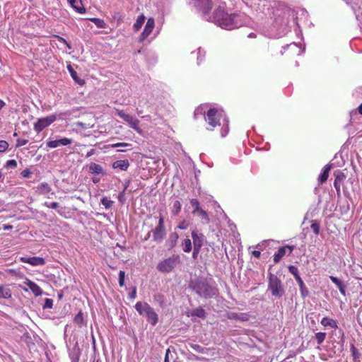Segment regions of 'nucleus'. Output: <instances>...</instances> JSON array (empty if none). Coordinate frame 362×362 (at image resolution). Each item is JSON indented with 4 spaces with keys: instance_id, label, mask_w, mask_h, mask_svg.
<instances>
[{
    "instance_id": "obj_1",
    "label": "nucleus",
    "mask_w": 362,
    "mask_h": 362,
    "mask_svg": "<svg viewBox=\"0 0 362 362\" xmlns=\"http://www.w3.org/2000/svg\"><path fill=\"white\" fill-rule=\"evenodd\" d=\"M180 256L177 255H174L158 262L156 268L161 273H170L176 267L178 264H180Z\"/></svg>"
},
{
    "instance_id": "obj_2",
    "label": "nucleus",
    "mask_w": 362,
    "mask_h": 362,
    "mask_svg": "<svg viewBox=\"0 0 362 362\" xmlns=\"http://www.w3.org/2000/svg\"><path fill=\"white\" fill-rule=\"evenodd\" d=\"M268 279H269V284H268V288L271 291L272 296H282L285 291L284 289L281 281L280 279L272 274L269 273L268 274Z\"/></svg>"
},
{
    "instance_id": "obj_3",
    "label": "nucleus",
    "mask_w": 362,
    "mask_h": 362,
    "mask_svg": "<svg viewBox=\"0 0 362 362\" xmlns=\"http://www.w3.org/2000/svg\"><path fill=\"white\" fill-rule=\"evenodd\" d=\"M242 24L241 15L238 13H227L223 21H221V27L227 30H232L241 26Z\"/></svg>"
},
{
    "instance_id": "obj_4",
    "label": "nucleus",
    "mask_w": 362,
    "mask_h": 362,
    "mask_svg": "<svg viewBox=\"0 0 362 362\" xmlns=\"http://www.w3.org/2000/svg\"><path fill=\"white\" fill-rule=\"evenodd\" d=\"M158 223L157 226L151 230L153 240L156 243H161L165 237L166 230L165 227L164 217L160 214L158 217Z\"/></svg>"
},
{
    "instance_id": "obj_5",
    "label": "nucleus",
    "mask_w": 362,
    "mask_h": 362,
    "mask_svg": "<svg viewBox=\"0 0 362 362\" xmlns=\"http://www.w3.org/2000/svg\"><path fill=\"white\" fill-rule=\"evenodd\" d=\"M204 119L208 124L206 129L209 131H213L215 127L221 125L218 110L216 108H210L206 112Z\"/></svg>"
},
{
    "instance_id": "obj_6",
    "label": "nucleus",
    "mask_w": 362,
    "mask_h": 362,
    "mask_svg": "<svg viewBox=\"0 0 362 362\" xmlns=\"http://www.w3.org/2000/svg\"><path fill=\"white\" fill-rule=\"evenodd\" d=\"M117 115L124 119L131 128L134 129L138 134H142L143 131L139 127V120L137 118L134 117L133 116L125 113L123 110H117Z\"/></svg>"
},
{
    "instance_id": "obj_7",
    "label": "nucleus",
    "mask_w": 362,
    "mask_h": 362,
    "mask_svg": "<svg viewBox=\"0 0 362 362\" xmlns=\"http://www.w3.org/2000/svg\"><path fill=\"white\" fill-rule=\"evenodd\" d=\"M57 119V117L54 115H49L46 117L38 119L37 121L34 124V129L37 133L42 131L45 128L49 126Z\"/></svg>"
},
{
    "instance_id": "obj_8",
    "label": "nucleus",
    "mask_w": 362,
    "mask_h": 362,
    "mask_svg": "<svg viewBox=\"0 0 362 362\" xmlns=\"http://www.w3.org/2000/svg\"><path fill=\"white\" fill-rule=\"evenodd\" d=\"M295 247L293 245H285L280 247L274 255L273 261L275 264L279 263L286 255H291Z\"/></svg>"
},
{
    "instance_id": "obj_9",
    "label": "nucleus",
    "mask_w": 362,
    "mask_h": 362,
    "mask_svg": "<svg viewBox=\"0 0 362 362\" xmlns=\"http://www.w3.org/2000/svg\"><path fill=\"white\" fill-rule=\"evenodd\" d=\"M194 6L202 11L204 14H208L212 7L213 2L211 0H192Z\"/></svg>"
},
{
    "instance_id": "obj_10",
    "label": "nucleus",
    "mask_w": 362,
    "mask_h": 362,
    "mask_svg": "<svg viewBox=\"0 0 362 362\" xmlns=\"http://www.w3.org/2000/svg\"><path fill=\"white\" fill-rule=\"evenodd\" d=\"M154 26V19L153 18H149L146 22L144 31L141 33L140 35L141 42L145 40L149 36V35L152 33Z\"/></svg>"
},
{
    "instance_id": "obj_11",
    "label": "nucleus",
    "mask_w": 362,
    "mask_h": 362,
    "mask_svg": "<svg viewBox=\"0 0 362 362\" xmlns=\"http://www.w3.org/2000/svg\"><path fill=\"white\" fill-rule=\"evenodd\" d=\"M20 261L23 263H28L33 266L44 265L45 261L42 257H21Z\"/></svg>"
},
{
    "instance_id": "obj_12",
    "label": "nucleus",
    "mask_w": 362,
    "mask_h": 362,
    "mask_svg": "<svg viewBox=\"0 0 362 362\" xmlns=\"http://www.w3.org/2000/svg\"><path fill=\"white\" fill-rule=\"evenodd\" d=\"M226 14L227 13L223 8L218 6L217 8H216L213 15V18L216 23L221 26V21H223Z\"/></svg>"
},
{
    "instance_id": "obj_13",
    "label": "nucleus",
    "mask_w": 362,
    "mask_h": 362,
    "mask_svg": "<svg viewBox=\"0 0 362 362\" xmlns=\"http://www.w3.org/2000/svg\"><path fill=\"white\" fill-rule=\"evenodd\" d=\"M72 143L71 139L69 138H63L58 140L49 141L47 142V146L49 148H57L62 146H67Z\"/></svg>"
},
{
    "instance_id": "obj_14",
    "label": "nucleus",
    "mask_w": 362,
    "mask_h": 362,
    "mask_svg": "<svg viewBox=\"0 0 362 362\" xmlns=\"http://www.w3.org/2000/svg\"><path fill=\"white\" fill-rule=\"evenodd\" d=\"M148 312L146 313V317L147 321L151 323L152 325H156L158 321V317L156 313L154 311L153 308L150 306L148 309Z\"/></svg>"
},
{
    "instance_id": "obj_15",
    "label": "nucleus",
    "mask_w": 362,
    "mask_h": 362,
    "mask_svg": "<svg viewBox=\"0 0 362 362\" xmlns=\"http://www.w3.org/2000/svg\"><path fill=\"white\" fill-rule=\"evenodd\" d=\"M70 6L78 13H84L86 8L81 0H67Z\"/></svg>"
},
{
    "instance_id": "obj_16",
    "label": "nucleus",
    "mask_w": 362,
    "mask_h": 362,
    "mask_svg": "<svg viewBox=\"0 0 362 362\" xmlns=\"http://www.w3.org/2000/svg\"><path fill=\"white\" fill-rule=\"evenodd\" d=\"M25 283L29 287V288L31 290V291L34 293V295L35 296H39L42 294V290L35 282L27 279Z\"/></svg>"
},
{
    "instance_id": "obj_17",
    "label": "nucleus",
    "mask_w": 362,
    "mask_h": 362,
    "mask_svg": "<svg viewBox=\"0 0 362 362\" xmlns=\"http://www.w3.org/2000/svg\"><path fill=\"white\" fill-rule=\"evenodd\" d=\"M203 237L204 235L202 234L199 235L196 231L192 232V238L193 240L194 247L202 248L204 241Z\"/></svg>"
},
{
    "instance_id": "obj_18",
    "label": "nucleus",
    "mask_w": 362,
    "mask_h": 362,
    "mask_svg": "<svg viewBox=\"0 0 362 362\" xmlns=\"http://www.w3.org/2000/svg\"><path fill=\"white\" fill-rule=\"evenodd\" d=\"M11 296L12 292L9 285H0V298L8 299Z\"/></svg>"
},
{
    "instance_id": "obj_19",
    "label": "nucleus",
    "mask_w": 362,
    "mask_h": 362,
    "mask_svg": "<svg viewBox=\"0 0 362 362\" xmlns=\"http://www.w3.org/2000/svg\"><path fill=\"white\" fill-rule=\"evenodd\" d=\"M66 67L69 72L70 73L71 76L76 83H77L80 86H83L85 84V81L83 79L80 78L78 76L76 71L74 69L71 64H68Z\"/></svg>"
},
{
    "instance_id": "obj_20",
    "label": "nucleus",
    "mask_w": 362,
    "mask_h": 362,
    "mask_svg": "<svg viewBox=\"0 0 362 362\" xmlns=\"http://www.w3.org/2000/svg\"><path fill=\"white\" fill-rule=\"evenodd\" d=\"M129 166L128 160H119L112 163L113 168H118L121 170H127Z\"/></svg>"
},
{
    "instance_id": "obj_21",
    "label": "nucleus",
    "mask_w": 362,
    "mask_h": 362,
    "mask_svg": "<svg viewBox=\"0 0 362 362\" xmlns=\"http://www.w3.org/2000/svg\"><path fill=\"white\" fill-rule=\"evenodd\" d=\"M150 305L147 303L137 302L135 305V309L140 315H146Z\"/></svg>"
},
{
    "instance_id": "obj_22",
    "label": "nucleus",
    "mask_w": 362,
    "mask_h": 362,
    "mask_svg": "<svg viewBox=\"0 0 362 362\" xmlns=\"http://www.w3.org/2000/svg\"><path fill=\"white\" fill-rule=\"evenodd\" d=\"M320 324L324 327H330L334 329L338 327L337 321L327 317H323L321 320Z\"/></svg>"
},
{
    "instance_id": "obj_23",
    "label": "nucleus",
    "mask_w": 362,
    "mask_h": 362,
    "mask_svg": "<svg viewBox=\"0 0 362 362\" xmlns=\"http://www.w3.org/2000/svg\"><path fill=\"white\" fill-rule=\"evenodd\" d=\"M329 279L332 281V283H334L337 286L340 293L343 296H345L346 291H345V286H344V283L341 280H339L338 278L333 276H330Z\"/></svg>"
},
{
    "instance_id": "obj_24",
    "label": "nucleus",
    "mask_w": 362,
    "mask_h": 362,
    "mask_svg": "<svg viewBox=\"0 0 362 362\" xmlns=\"http://www.w3.org/2000/svg\"><path fill=\"white\" fill-rule=\"evenodd\" d=\"M344 178V175L343 173L339 172L337 174H335V180L334 182V187L336 189V191L338 194H340V185L343 179Z\"/></svg>"
},
{
    "instance_id": "obj_25",
    "label": "nucleus",
    "mask_w": 362,
    "mask_h": 362,
    "mask_svg": "<svg viewBox=\"0 0 362 362\" xmlns=\"http://www.w3.org/2000/svg\"><path fill=\"white\" fill-rule=\"evenodd\" d=\"M331 169V166L329 165H326L323 168L322 173L318 177V181L320 183L322 184L325 182L329 177V173Z\"/></svg>"
},
{
    "instance_id": "obj_26",
    "label": "nucleus",
    "mask_w": 362,
    "mask_h": 362,
    "mask_svg": "<svg viewBox=\"0 0 362 362\" xmlns=\"http://www.w3.org/2000/svg\"><path fill=\"white\" fill-rule=\"evenodd\" d=\"M89 172L92 174L99 175L103 173V169L100 165L95 163H90L89 164Z\"/></svg>"
},
{
    "instance_id": "obj_27",
    "label": "nucleus",
    "mask_w": 362,
    "mask_h": 362,
    "mask_svg": "<svg viewBox=\"0 0 362 362\" xmlns=\"http://www.w3.org/2000/svg\"><path fill=\"white\" fill-rule=\"evenodd\" d=\"M296 280L298 282V286L300 287V291L301 296L303 298H305L306 296H308L309 292H308V290L306 288L303 281L302 280L301 277H298Z\"/></svg>"
},
{
    "instance_id": "obj_28",
    "label": "nucleus",
    "mask_w": 362,
    "mask_h": 362,
    "mask_svg": "<svg viewBox=\"0 0 362 362\" xmlns=\"http://www.w3.org/2000/svg\"><path fill=\"white\" fill-rule=\"evenodd\" d=\"M37 188V191L39 192V193L42 194H47L52 189L50 186L46 182L40 184Z\"/></svg>"
},
{
    "instance_id": "obj_29",
    "label": "nucleus",
    "mask_w": 362,
    "mask_h": 362,
    "mask_svg": "<svg viewBox=\"0 0 362 362\" xmlns=\"http://www.w3.org/2000/svg\"><path fill=\"white\" fill-rule=\"evenodd\" d=\"M191 316H195L200 318H205L206 317V313L205 310L201 308H197L194 309L191 313Z\"/></svg>"
},
{
    "instance_id": "obj_30",
    "label": "nucleus",
    "mask_w": 362,
    "mask_h": 362,
    "mask_svg": "<svg viewBox=\"0 0 362 362\" xmlns=\"http://www.w3.org/2000/svg\"><path fill=\"white\" fill-rule=\"evenodd\" d=\"M190 347L194 350L197 352L202 353V354H209V351H210V349L203 347L199 344H191Z\"/></svg>"
},
{
    "instance_id": "obj_31",
    "label": "nucleus",
    "mask_w": 362,
    "mask_h": 362,
    "mask_svg": "<svg viewBox=\"0 0 362 362\" xmlns=\"http://www.w3.org/2000/svg\"><path fill=\"white\" fill-rule=\"evenodd\" d=\"M154 300L160 306L164 307L165 305V298L161 293H156L153 296Z\"/></svg>"
},
{
    "instance_id": "obj_32",
    "label": "nucleus",
    "mask_w": 362,
    "mask_h": 362,
    "mask_svg": "<svg viewBox=\"0 0 362 362\" xmlns=\"http://www.w3.org/2000/svg\"><path fill=\"white\" fill-rule=\"evenodd\" d=\"M182 250L185 252H189L192 250V242L191 240L189 238H185L182 243Z\"/></svg>"
},
{
    "instance_id": "obj_33",
    "label": "nucleus",
    "mask_w": 362,
    "mask_h": 362,
    "mask_svg": "<svg viewBox=\"0 0 362 362\" xmlns=\"http://www.w3.org/2000/svg\"><path fill=\"white\" fill-rule=\"evenodd\" d=\"M144 21L145 16L143 14L137 18L135 23L134 24V28L136 31H138L141 28L144 23Z\"/></svg>"
},
{
    "instance_id": "obj_34",
    "label": "nucleus",
    "mask_w": 362,
    "mask_h": 362,
    "mask_svg": "<svg viewBox=\"0 0 362 362\" xmlns=\"http://www.w3.org/2000/svg\"><path fill=\"white\" fill-rule=\"evenodd\" d=\"M90 21H92L99 28H105L106 27V23L103 19L92 18H90Z\"/></svg>"
},
{
    "instance_id": "obj_35",
    "label": "nucleus",
    "mask_w": 362,
    "mask_h": 362,
    "mask_svg": "<svg viewBox=\"0 0 362 362\" xmlns=\"http://www.w3.org/2000/svg\"><path fill=\"white\" fill-rule=\"evenodd\" d=\"M326 333L325 332H317L315 335V338L317 341V343L318 345H320L322 344V342L325 341L326 338Z\"/></svg>"
},
{
    "instance_id": "obj_36",
    "label": "nucleus",
    "mask_w": 362,
    "mask_h": 362,
    "mask_svg": "<svg viewBox=\"0 0 362 362\" xmlns=\"http://www.w3.org/2000/svg\"><path fill=\"white\" fill-rule=\"evenodd\" d=\"M195 214L200 216L202 219L206 221L207 222L209 221V217L207 212L202 208L197 210Z\"/></svg>"
},
{
    "instance_id": "obj_37",
    "label": "nucleus",
    "mask_w": 362,
    "mask_h": 362,
    "mask_svg": "<svg viewBox=\"0 0 362 362\" xmlns=\"http://www.w3.org/2000/svg\"><path fill=\"white\" fill-rule=\"evenodd\" d=\"M179 238V235L177 233H173L170 235L169 241L170 242V247H175L177 240Z\"/></svg>"
},
{
    "instance_id": "obj_38",
    "label": "nucleus",
    "mask_w": 362,
    "mask_h": 362,
    "mask_svg": "<svg viewBox=\"0 0 362 362\" xmlns=\"http://www.w3.org/2000/svg\"><path fill=\"white\" fill-rule=\"evenodd\" d=\"M190 204L193 207L192 214H196V211L201 208L199 202L197 199H192L190 200Z\"/></svg>"
},
{
    "instance_id": "obj_39",
    "label": "nucleus",
    "mask_w": 362,
    "mask_h": 362,
    "mask_svg": "<svg viewBox=\"0 0 362 362\" xmlns=\"http://www.w3.org/2000/svg\"><path fill=\"white\" fill-rule=\"evenodd\" d=\"M74 322L78 325H81L83 323V314L80 311L74 317Z\"/></svg>"
},
{
    "instance_id": "obj_40",
    "label": "nucleus",
    "mask_w": 362,
    "mask_h": 362,
    "mask_svg": "<svg viewBox=\"0 0 362 362\" xmlns=\"http://www.w3.org/2000/svg\"><path fill=\"white\" fill-rule=\"evenodd\" d=\"M310 228L315 235H318L320 233V224L317 221H313L310 225Z\"/></svg>"
},
{
    "instance_id": "obj_41",
    "label": "nucleus",
    "mask_w": 362,
    "mask_h": 362,
    "mask_svg": "<svg viewBox=\"0 0 362 362\" xmlns=\"http://www.w3.org/2000/svg\"><path fill=\"white\" fill-rule=\"evenodd\" d=\"M181 204L179 201H175L173 204V213L175 214V215H177L180 210H181Z\"/></svg>"
},
{
    "instance_id": "obj_42",
    "label": "nucleus",
    "mask_w": 362,
    "mask_h": 362,
    "mask_svg": "<svg viewBox=\"0 0 362 362\" xmlns=\"http://www.w3.org/2000/svg\"><path fill=\"white\" fill-rule=\"evenodd\" d=\"M289 272L293 274L296 279L298 277H300L298 274V269L296 266L290 265L288 267Z\"/></svg>"
},
{
    "instance_id": "obj_43",
    "label": "nucleus",
    "mask_w": 362,
    "mask_h": 362,
    "mask_svg": "<svg viewBox=\"0 0 362 362\" xmlns=\"http://www.w3.org/2000/svg\"><path fill=\"white\" fill-rule=\"evenodd\" d=\"M101 204L106 208L110 209L113 204V202L108 199L107 197H103L101 199Z\"/></svg>"
},
{
    "instance_id": "obj_44",
    "label": "nucleus",
    "mask_w": 362,
    "mask_h": 362,
    "mask_svg": "<svg viewBox=\"0 0 362 362\" xmlns=\"http://www.w3.org/2000/svg\"><path fill=\"white\" fill-rule=\"evenodd\" d=\"M124 277L125 272L121 270L119 273V284L121 287L124 286Z\"/></svg>"
},
{
    "instance_id": "obj_45",
    "label": "nucleus",
    "mask_w": 362,
    "mask_h": 362,
    "mask_svg": "<svg viewBox=\"0 0 362 362\" xmlns=\"http://www.w3.org/2000/svg\"><path fill=\"white\" fill-rule=\"evenodd\" d=\"M8 147V144L4 140L0 141V153L5 152Z\"/></svg>"
},
{
    "instance_id": "obj_46",
    "label": "nucleus",
    "mask_w": 362,
    "mask_h": 362,
    "mask_svg": "<svg viewBox=\"0 0 362 362\" xmlns=\"http://www.w3.org/2000/svg\"><path fill=\"white\" fill-rule=\"evenodd\" d=\"M53 306V300L50 298H45L43 308H52Z\"/></svg>"
},
{
    "instance_id": "obj_47",
    "label": "nucleus",
    "mask_w": 362,
    "mask_h": 362,
    "mask_svg": "<svg viewBox=\"0 0 362 362\" xmlns=\"http://www.w3.org/2000/svg\"><path fill=\"white\" fill-rule=\"evenodd\" d=\"M6 168H15L17 167V162L16 160H9L6 163Z\"/></svg>"
},
{
    "instance_id": "obj_48",
    "label": "nucleus",
    "mask_w": 362,
    "mask_h": 362,
    "mask_svg": "<svg viewBox=\"0 0 362 362\" xmlns=\"http://www.w3.org/2000/svg\"><path fill=\"white\" fill-rule=\"evenodd\" d=\"M131 146L132 145L130 144H128V143L119 142V143H116V144H112L111 147L117 148V147H119V146L127 147V146Z\"/></svg>"
},
{
    "instance_id": "obj_49",
    "label": "nucleus",
    "mask_w": 362,
    "mask_h": 362,
    "mask_svg": "<svg viewBox=\"0 0 362 362\" xmlns=\"http://www.w3.org/2000/svg\"><path fill=\"white\" fill-rule=\"evenodd\" d=\"M28 142V141L27 139H17V141H16V147H20V146H24V145H25Z\"/></svg>"
},
{
    "instance_id": "obj_50",
    "label": "nucleus",
    "mask_w": 362,
    "mask_h": 362,
    "mask_svg": "<svg viewBox=\"0 0 362 362\" xmlns=\"http://www.w3.org/2000/svg\"><path fill=\"white\" fill-rule=\"evenodd\" d=\"M228 131H229L228 122L227 121L225 127L222 128V129H221V136H226L228 134Z\"/></svg>"
},
{
    "instance_id": "obj_51",
    "label": "nucleus",
    "mask_w": 362,
    "mask_h": 362,
    "mask_svg": "<svg viewBox=\"0 0 362 362\" xmlns=\"http://www.w3.org/2000/svg\"><path fill=\"white\" fill-rule=\"evenodd\" d=\"M31 174H32V173H31V171L28 168H25V170H23L21 172V175L23 177H30Z\"/></svg>"
},
{
    "instance_id": "obj_52",
    "label": "nucleus",
    "mask_w": 362,
    "mask_h": 362,
    "mask_svg": "<svg viewBox=\"0 0 362 362\" xmlns=\"http://www.w3.org/2000/svg\"><path fill=\"white\" fill-rule=\"evenodd\" d=\"M188 227V223L186 221H182L180 223L177 228L181 230L187 229Z\"/></svg>"
},
{
    "instance_id": "obj_53",
    "label": "nucleus",
    "mask_w": 362,
    "mask_h": 362,
    "mask_svg": "<svg viewBox=\"0 0 362 362\" xmlns=\"http://www.w3.org/2000/svg\"><path fill=\"white\" fill-rule=\"evenodd\" d=\"M58 40L60 41V42H62L64 44L66 45V46L69 48V49H71V47L70 46L69 43L63 37H60V36H56Z\"/></svg>"
},
{
    "instance_id": "obj_54",
    "label": "nucleus",
    "mask_w": 362,
    "mask_h": 362,
    "mask_svg": "<svg viewBox=\"0 0 362 362\" xmlns=\"http://www.w3.org/2000/svg\"><path fill=\"white\" fill-rule=\"evenodd\" d=\"M201 250V248L195 247H194L193 252H192V257L193 258L196 259L197 255H199V252Z\"/></svg>"
},
{
    "instance_id": "obj_55",
    "label": "nucleus",
    "mask_w": 362,
    "mask_h": 362,
    "mask_svg": "<svg viewBox=\"0 0 362 362\" xmlns=\"http://www.w3.org/2000/svg\"><path fill=\"white\" fill-rule=\"evenodd\" d=\"M48 208L51 209H57L59 207V204L57 202H52L49 204H47V203L45 204Z\"/></svg>"
},
{
    "instance_id": "obj_56",
    "label": "nucleus",
    "mask_w": 362,
    "mask_h": 362,
    "mask_svg": "<svg viewBox=\"0 0 362 362\" xmlns=\"http://www.w3.org/2000/svg\"><path fill=\"white\" fill-rule=\"evenodd\" d=\"M136 296V287H134L132 291L129 293V297L131 298H135Z\"/></svg>"
},
{
    "instance_id": "obj_57",
    "label": "nucleus",
    "mask_w": 362,
    "mask_h": 362,
    "mask_svg": "<svg viewBox=\"0 0 362 362\" xmlns=\"http://www.w3.org/2000/svg\"><path fill=\"white\" fill-rule=\"evenodd\" d=\"M252 255L255 257H256V258H257V259H258V258H259V257H260L261 252H260V251H258V250H253V251L252 252Z\"/></svg>"
},
{
    "instance_id": "obj_58",
    "label": "nucleus",
    "mask_w": 362,
    "mask_h": 362,
    "mask_svg": "<svg viewBox=\"0 0 362 362\" xmlns=\"http://www.w3.org/2000/svg\"><path fill=\"white\" fill-rule=\"evenodd\" d=\"M12 228H13V226L9 225V224H4V225L3 226V229H4V230H11V229H12Z\"/></svg>"
},
{
    "instance_id": "obj_59",
    "label": "nucleus",
    "mask_w": 362,
    "mask_h": 362,
    "mask_svg": "<svg viewBox=\"0 0 362 362\" xmlns=\"http://www.w3.org/2000/svg\"><path fill=\"white\" fill-rule=\"evenodd\" d=\"M127 187L124 188V189L123 190V192L122 193H120L118 196V199L120 202H122V198L124 197V190L126 189Z\"/></svg>"
},
{
    "instance_id": "obj_60",
    "label": "nucleus",
    "mask_w": 362,
    "mask_h": 362,
    "mask_svg": "<svg viewBox=\"0 0 362 362\" xmlns=\"http://www.w3.org/2000/svg\"><path fill=\"white\" fill-rule=\"evenodd\" d=\"M196 360L202 361H208V359L206 358H199L197 356H195Z\"/></svg>"
},
{
    "instance_id": "obj_61",
    "label": "nucleus",
    "mask_w": 362,
    "mask_h": 362,
    "mask_svg": "<svg viewBox=\"0 0 362 362\" xmlns=\"http://www.w3.org/2000/svg\"><path fill=\"white\" fill-rule=\"evenodd\" d=\"M168 353H169V349H168L167 351H166V354H165V361L164 362H169L168 361Z\"/></svg>"
},
{
    "instance_id": "obj_62",
    "label": "nucleus",
    "mask_w": 362,
    "mask_h": 362,
    "mask_svg": "<svg viewBox=\"0 0 362 362\" xmlns=\"http://www.w3.org/2000/svg\"><path fill=\"white\" fill-rule=\"evenodd\" d=\"M94 150L91 149L89 152L87 153L86 157H89L93 154Z\"/></svg>"
},
{
    "instance_id": "obj_63",
    "label": "nucleus",
    "mask_w": 362,
    "mask_h": 362,
    "mask_svg": "<svg viewBox=\"0 0 362 362\" xmlns=\"http://www.w3.org/2000/svg\"><path fill=\"white\" fill-rule=\"evenodd\" d=\"M248 37H250V38H255L256 37V34L254 33H251L250 34H249Z\"/></svg>"
},
{
    "instance_id": "obj_64",
    "label": "nucleus",
    "mask_w": 362,
    "mask_h": 362,
    "mask_svg": "<svg viewBox=\"0 0 362 362\" xmlns=\"http://www.w3.org/2000/svg\"><path fill=\"white\" fill-rule=\"evenodd\" d=\"M358 110V112L362 115V103L359 105Z\"/></svg>"
}]
</instances>
